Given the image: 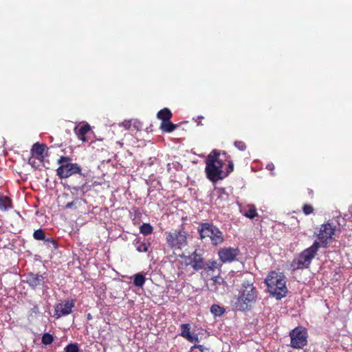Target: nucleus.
<instances>
[{
  "instance_id": "obj_22",
  "label": "nucleus",
  "mask_w": 352,
  "mask_h": 352,
  "mask_svg": "<svg viewBox=\"0 0 352 352\" xmlns=\"http://www.w3.org/2000/svg\"><path fill=\"white\" fill-rule=\"evenodd\" d=\"M153 230V227L149 223H143L140 228V232L144 235L151 234Z\"/></svg>"
},
{
  "instance_id": "obj_1",
  "label": "nucleus",
  "mask_w": 352,
  "mask_h": 352,
  "mask_svg": "<svg viewBox=\"0 0 352 352\" xmlns=\"http://www.w3.org/2000/svg\"><path fill=\"white\" fill-rule=\"evenodd\" d=\"M205 171L206 176H228L234 170V163L226 151L213 149L207 156Z\"/></svg>"
},
{
  "instance_id": "obj_27",
  "label": "nucleus",
  "mask_w": 352,
  "mask_h": 352,
  "mask_svg": "<svg viewBox=\"0 0 352 352\" xmlns=\"http://www.w3.org/2000/svg\"><path fill=\"white\" fill-rule=\"evenodd\" d=\"M218 267V263L215 261H210L205 263V267L204 268L206 271L213 270Z\"/></svg>"
},
{
  "instance_id": "obj_15",
  "label": "nucleus",
  "mask_w": 352,
  "mask_h": 352,
  "mask_svg": "<svg viewBox=\"0 0 352 352\" xmlns=\"http://www.w3.org/2000/svg\"><path fill=\"white\" fill-rule=\"evenodd\" d=\"M180 328H181V333H180V336L184 338H186V340H188L189 342H198L199 340V338H198V336L195 333H192L190 332V324H182L180 325Z\"/></svg>"
},
{
  "instance_id": "obj_3",
  "label": "nucleus",
  "mask_w": 352,
  "mask_h": 352,
  "mask_svg": "<svg viewBox=\"0 0 352 352\" xmlns=\"http://www.w3.org/2000/svg\"><path fill=\"white\" fill-rule=\"evenodd\" d=\"M268 292L277 300L286 296L288 289L286 286L287 278L281 272L272 271L265 278Z\"/></svg>"
},
{
  "instance_id": "obj_24",
  "label": "nucleus",
  "mask_w": 352,
  "mask_h": 352,
  "mask_svg": "<svg viewBox=\"0 0 352 352\" xmlns=\"http://www.w3.org/2000/svg\"><path fill=\"white\" fill-rule=\"evenodd\" d=\"M54 342V337L52 335L45 333L41 338V342L45 345L51 344Z\"/></svg>"
},
{
  "instance_id": "obj_31",
  "label": "nucleus",
  "mask_w": 352,
  "mask_h": 352,
  "mask_svg": "<svg viewBox=\"0 0 352 352\" xmlns=\"http://www.w3.org/2000/svg\"><path fill=\"white\" fill-rule=\"evenodd\" d=\"M235 146L240 151H243L246 149V144L242 141H236L234 142Z\"/></svg>"
},
{
  "instance_id": "obj_29",
  "label": "nucleus",
  "mask_w": 352,
  "mask_h": 352,
  "mask_svg": "<svg viewBox=\"0 0 352 352\" xmlns=\"http://www.w3.org/2000/svg\"><path fill=\"white\" fill-rule=\"evenodd\" d=\"M302 211L305 214L309 215L314 212V208L310 204H305L302 207Z\"/></svg>"
},
{
  "instance_id": "obj_28",
  "label": "nucleus",
  "mask_w": 352,
  "mask_h": 352,
  "mask_svg": "<svg viewBox=\"0 0 352 352\" xmlns=\"http://www.w3.org/2000/svg\"><path fill=\"white\" fill-rule=\"evenodd\" d=\"M79 347L76 343H71L65 347V352H78Z\"/></svg>"
},
{
  "instance_id": "obj_12",
  "label": "nucleus",
  "mask_w": 352,
  "mask_h": 352,
  "mask_svg": "<svg viewBox=\"0 0 352 352\" xmlns=\"http://www.w3.org/2000/svg\"><path fill=\"white\" fill-rule=\"evenodd\" d=\"M75 302L74 300H68L64 302L58 303L55 306V316L59 318L62 316L69 315L72 313Z\"/></svg>"
},
{
  "instance_id": "obj_18",
  "label": "nucleus",
  "mask_w": 352,
  "mask_h": 352,
  "mask_svg": "<svg viewBox=\"0 0 352 352\" xmlns=\"http://www.w3.org/2000/svg\"><path fill=\"white\" fill-rule=\"evenodd\" d=\"M173 114L170 110L168 108L161 109L157 114V118L162 122L168 121L171 120Z\"/></svg>"
},
{
  "instance_id": "obj_32",
  "label": "nucleus",
  "mask_w": 352,
  "mask_h": 352,
  "mask_svg": "<svg viewBox=\"0 0 352 352\" xmlns=\"http://www.w3.org/2000/svg\"><path fill=\"white\" fill-rule=\"evenodd\" d=\"M212 280L214 285H221L225 283L223 278L220 276H215L212 277Z\"/></svg>"
},
{
  "instance_id": "obj_5",
  "label": "nucleus",
  "mask_w": 352,
  "mask_h": 352,
  "mask_svg": "<svg viewBox=\"0 0 352 352\" xmlns=\"http://www.w3.org/2000/svg\"><path fill=\"white\" fill-rule=\"evenodd\" d=\"M59 165L56 169L58 176H72L82 175V168L77 163L72 162V158L69 156L60 155L57 160Z\"/></svg>"
},
{
  "instance_id": "obj_17",
  "label": "nucleus",
  "mask_w": 352,
  "mask_h": 352,
  "mask_svg": "<svg viewBox=\"0 0 352 352\" xmlns=\"http://www.w3.org/2000/svg\"><path fill=\"white\" fill-rule=\"evenodd\" d=\"M12 200L7 196H0V210L7 211L12 208Z\"/></svg>"
},
{
  "instance_id": "obj_30",
  "label": "nucleus",
  "mask_w": 352,
  "mask_h": 352,
  "mask_svg": "<svg viewBox=\"0 0 352 352\" xmlns=\"http://www.w3.org/2000/svg\"><path fill=\"white\" fill-rule=\"evenodd\" d=\"M44 241L49 247H51V245H52L54 248H57V243L56 241L54 240L52 238L45 239Z\"/></svg>"
},
{
  "instance_id": "obj_38",
  "label": "nucleus",
  "mask_w": 352,
  "mask_h": 352,
  "mask_svg": "<svg viewBox=\"0 0 352 352\" xmlns=\"http://www.w3.org/2000/svg\"><path fill=\"white\" fill-rule=\"evenodd\" d=\"M42 179H45V185L47 186V183L50 182V178L49 177H41Z\"/></svg>"
},
{
  "instance_id": "obj_14",
  "label": "nucleus",
  "mask_w": 352,
  "mask_h": 352,
  "mask_svg": "<svg viewBox=\"0 0 352 352\" xmlns=\"http://www.w3.org/2000/svg\"><path fill=\"white\" fill-rule=\"evenodd\" d=\"M45 277L43 275L34 273H29L26 276L25 282L33 289L43 286L45 283Z\"/></svg>"
},
{
  "instance_id": "obj_2",
  "label": "nucleus",
  "mask_w": 352,
  "mask_h": 352,
  "mask_svg": "<svg viewBox=\"0 0 352 352\" xmlns=\"http://www.w3.org/2000/svg\"><path fill=\"white\" fill-rule=\"evenodd\" d=\"M256 288L249 281H243L239 296L232 300V307L240 311H248L256 302L257 298Z\"/></svg>"
},
{
  "instance_id": "obj_16",
  "label": "nucleus",
  "mask_w": 352,
  "mask_h": 352,
  "mask_svg": "<svg viewBox=\"0 0 352 352\" xmlns=\"http://www.w3.org/2000/svg\"><path fill=\"white\" fill-rule=\"evenodd\" d=\"M75 133L77 135L79 140L82 142H87L86 135L91 131L89 124H85L81 126L79 129L75 127Z\"/></svg>"
},
{
  "instance_id": "obj_7",
  "label": "nucleus",
  "mask_w": 352,
  "mask_h": 352,
  "mask_svg": "<svg viewBox=\"0 0 352 352\" xmlns=\"http://www.w3.org/2000/svg\"><path fill=\"white\" fill-rule=\"evenodd\" d=\"M167 245L174 250H182L187 245V232L183 230H173L165 232Z\"/></svg>"
},
{
  "instance_id": "obj_35",
  "label": "nucleus",
  "mask_w": 352,
  "mask_h": 352,
  "mask_svg": "<svg viewBox=\"0 0 352 352\" xmlns=\"http://www.w3.org/2000/svg\"><path fill=\"white\" fill-rule=\"evenodd\" d=\"M213 183H216L219 179H222L223 177H208Z\"/></svg>"
},
{
  "instance_id": "obj_23",
  "label": "nucleus",
  "mask_w": 352,
  "mask_h": 352,
  "mask_svg": "<svg viewBox=\"0 0 352 352\" xmlns=\"http://www.w3.org/2000/svg\"><path fill=\"white\" fill-rule=\"evenodd\" d=\"M212 314L217 316H220L224 313V309L218 305H213L210 308Z\"/></svg>"
},
{
  "instance_id": "obj_19",
  "label": "nucleus",
  "mask_w": 352,
  "mask_h": 352,
  "mask_svg": "<svg viewBox=\"0 0 352 352\" xmlns=\"http://www.w3.org/2000/svg\"><path fill=\"white\" fill-rule=\"evenodd\" d=\"M177 125L173 124L170 120L168 121L162 122L160 124V129L166 133H171L175 131Z\"/></svg>"
},
{
  "instance_id": "obj_6",
  "label": "nucleus",
  "mask_w": 352,
  "mask_h": 352,
  "mask_svg": "<svg viewBox=\"0 0 352 352\" xmlns=\"http://www.w3.org/2000/svg\"><path fill=\"white\" fill-rule=\"evenodd\" d=\"M320 246V243L315 241L311 246L305 249L293 261L292 266L296 269L307 268L318 251Z\"/></svg>"
},
{
  "instance_id": "obj_34",
  "label": "nucleus",
  "mask_w": 352,
  "mask_h": 352,
  "mask_svg": "<svg viewBox=\"0 0 352 352\" xmlns=\"http://www.w3.org/2000/svg\"><path fill=\"white\" fill-rule=\"evenodd\" d=\"M122 125L124 126V127L126 129H129L130 126H131V123L129 121L128 122H124L122 123Z\"/></svg>"
},
{
  "instance_id": "obj_21",
  "label": "nucleus",
  "mask_w": 352,
  "mask_h": 352,
  "mask_svg": "<svg viewBox=\"0 0 352 352\" xmlns=\"http://www.w3.org/2000/svg\"><path fill=\"white\" fill-rule=\"evenodd\" d=\"M246 217L249 219H254L258 216L256 208L254 206H249V208L243 214Z\"/></svg>"
},
{
  "instance_id": "obj_20",
  "label": "nucleus",
  "mask_w": 352,
  "mask_h": 352,
  "mask_svg": "<svg viewBox=\"0 0 352 352\" xmlns=\"http://www.w3.org/2000/svg\"><path fill=\"white\" fill-rule=\"evenodd\" d=\"M146 281V278L142 274L138 273L133 276V284L135 286L142 287Z\"/></svg>"
},
{
  "instance_id": "obj_33",
  "label": "nucleus",
  "mask_w": 352,
  "mask_h": 352,
  "mask_svg": "<svg viewBox=\"0 0 352 352\" xmlns=\"http://www.w3.org/2000/svg\"><path fill=\"white\" fill-rule=\"evenodd\" d=\"M193 349H198L200 352H210V349L204 346V345L195 344L191 347V350H192Z\"/></svg>"
},
{
  "instance_id": "obj_8",
  "label": "nucleus",
  "mask_w": 352,
  "mask_h": 352,
  "mask_svg": "<svg viewBox=\"0 0 352 352\" xmlns=\"http://www.w3.org/2000/svg\"><path fill=\"white\" fill-rule=\"evenodd\" d=\"M291 338L290 346L294 349H302L307 344V331L302 327L298 326L289 332Z\"/></svg>"
},
{
  "instance_id": "obj_4",
  "label": "nucleus",
  "mask_w": 352,
  "mask_h": 352,
  "mask_svg": "<svg viewBox=\"0 0 352 352\" xmlns=\"http://www.w3.org/2000/svg\"><path fill=\"white\" fill-rule=\"evenodd\" d=\"M201 239H209L211 244L217 246L224 241V235L219 228L211 223H201L197 228Z\"/></svg>"
},
{
  "instance_id": "obj_11",
  "label": "nucleus",
  "mask_w": 352,
  "mask_h": 352,
  "mask_svg": "<svg viewBox=\"0 0 352 352\" xmlns=\"http://www.w3.org/2000/svg\"><path fill=\"white\" fill-rule=\"evenodd\" d=\"M61 145H62V144H57L56 146L60 147ZM55 147H56V144L51 145L50 147H47L44 144H40L38 142H36L33 144V146L31 148V154H32V157H34L38 160H42L44 159L45 155H48L47 154L48 151L52 150V149L54 148Z\"/></svg>"
},
{
  "instance_id": "obj_9",
  "label": "nucleus",
  "mask_w": 352,
  "mask_h": 352,
  "mask_svg": "<svg viewBox=\"0 0 352 352\" xmlns=\"http://www.w3.org/2000/svg\"><path fill=\"white\" fill-rule=\"evenodd\" d=\"M336 228V226L330 223H324L320 226L318 237L322 247L325 248L332 242Z\"/></svg>"
},
{
  "instance_id": "obj_26",
  "label": "nucleus",
  "mask_w": 352,
  "mask_h": 352,
  "mask_svg": "<svg viewBox=\"0 0 352 352\" xmlns=\"http://www.w3.org/2000/svg\"><path fill=\"white\" fill-rule=\"evenodd\" d=\"M150 243L148 242L143 241L141 242L137 247L136 250L139 252H146L148 250Z\"/></svg>"
},
{
  "instance_id": "obj_37",
  "label": "nucleus",
  "mask_w": 352,
  "mask_h": 352,
  "mask_svg": "<svg viewBox=\"0 0 352 352\" xmlns=\"http://www.w3.org/2000/svg\"><path fill=\"white\" fill-rule=\"evenodd\" d=\"M74 205V202H69L66 204V208H71Z\"/></svg>"
},
{
  "instance_id": "obj_36",
  "label": "nucleus",
  "mask_w": 352,
  "mask_h": 352,
  "mask_svg": "<svg viewBox=\"0 0 352 352\" xmlns=\"http://www.w3.org/2000/svg\"><path fill=\"white\" fill-rule=\"evenodd\" d=\"M266 168L270 170H273L274 169V165L270 163L267 165Z\"/></svg>"
},
{
  "instance_id": "obj_13",
  "label": "nucleus",
  "mask_w": 352,
  "mask_h": 352,
  "mask_svg": "<svg viewBox=\"0 0 352 352\" xmlns=\"http://www.w3.org/2000/svg\"><path fill=\"white\" fill-rule=\"evenodd\" d=\"M239 251L237 248H224L218 252L219 259L223 263H230L234 261L239 255Z\"/></svg>"
},
{
  "instance_id": "obj_25",
  "label": "nucleus",
  "mask_w": 352,
  "mask_h": 352,
  "mask_svg": "<svg viewBox=\"0 0 352 352\" xmlns=\"http://www.w3.org/2000/svg\"><path fill=\"white\" fill-rule=\"evenodd\" d=\"M34 239L36 240H43L45 239V234L42 229H38L33 233Z\"/></svg>"
},
{
  "instance_id": "obj_10",
  "label": "nucleus",
  "mask_w": 352,
  "mask_h": 352,
  "mask_svg": "<svg viewBox=\"0 0 352 352\" xmlns=\"http://www.w3.org/2000/svg\"><path fill=\"white\" fill-rule=\"evenodd\" d=\"M184 260L187 265H190L195 271H199L205 267L204 258L202 254L197 251L193 252L190 255L185 256Z\"/></svg>"
}]
</instances>
